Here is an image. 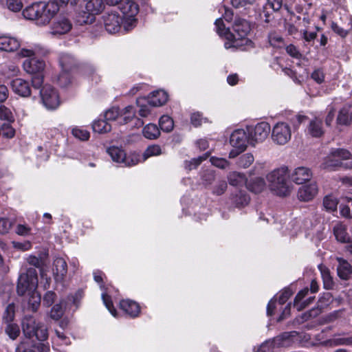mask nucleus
I'll return each instance as SVG.
<instances>
[{"mask_svg": "<svg viewBox=\"0 0 352 352\" xmlns=\"http://www.w3.org/2000/svg\"><path fill=\"white\" fill-rule=\"evenodd\" d=\"M22 330L25 336L23 339L32 340L36 337L38 340L44 341L48 338L46 327L31 316H26L23 319Z\"/></svg>", "mask_w": 352, "mask_h": 352, "instance_id": "20e7f679", "label": "nucleus"}, {"mask_svg": "<svg viewBox=\"0 0 352 352\" xmlns=\"http://www.w3.org/2000/svg\"><path fill=\"white\" fill-rule=\"evenodd\" d=\"M311 340V336L305 332H298V336H295V342L305 344L309 343Z\"/></svg>", "mask_w": 352, "mask_h": 352, "instance_id": "69168bd1", "label": "nucleus"}, {"mask_svg": "<svg viewBox=\"0 0 352 352\" xmlns=\"http://www.w3.org/2000/svg\"><path fill=\"white\" fill-rule=\"evenodd\" d=\"M307 132L312 137H321L324 133L322 120L318 117L312 119L307 126Z\"/></svg>", "mask_w": 352, "mask_h": 352, "instance_id": "cd10ccee", "label": "nucleus"}, {"mask_svg": "<svg viewBox=\"0 0 352 352\" xmlns=\"http://www.w3.org/2000/svg\"><path fill=\"white\" fill-rule=\"evenodd\" d=\"M230 144L241 153L243 151L248 144H250V139L248 131L244 129H236L232 132L230 138Z\"/></svg>", "mask_w": 352, "mask_h": 352, "instance_id": "2eb2a0df", "label": "nucleus"}, {"mask_svg": "<svg viewBox=\"0 0 352 352\" xmlns=\"http://www.w3.org/2000/svg\"><path fill=\"white\" fill-rule=\"evenodd\" d=\"M214 25L217 32L220 36H225L228 40L225 42L224 46L226 49L239 48L248 43L251 41L247 38L251 28L250 23L245 19L236 17L232 25L234 33H231L228 28H226L223 20L219 18L215 21Z\"/></svg>", "mask_w": 352, "mask_h": 352, "instance_id": "f257e3e1", "label": "nucleus"}, {"mask_svg": "<svg viewBox=\"0 0 352 352\" xmlns=\"http://www.w3.org/2000/svg\"><path fill=\"white\" fill-rule=\"evenodd\" d=\"M292 137L290 126L285 122L276 123L272 131V139L277 144L284 145L287 143Z\"/></svg>", "mask_w": 352, "mask_h": 352, "instance_id": "f8f14e48", "label": "nucleus"}, {"mask_svg": "<svg viewBox=\"0 0 352 352\" xmlns=\"http://www.w3.org/2000/svg\"><path fill=\"white\" fill-rule=\"evenodd\" d=\"M64 309L63 306V302L56 304L52 308L50 312V316L54 320H58L63 315Z\"/></svg>", "mask_w": 352, "mask_h": 352, "instance_id": "603ef678", "label": "nucleus"}, {"mask_svg": "<svg viewBox=\"0 0 352 352\" xmlns=\"http://www.w3.org/2000/svg\"><path fill=\"white\" fill-rule=\"evenodd\" d=\"M227 186L226 181H219L214 187L212 192L214 195H221L226 190Z\"/></svg>", "mask_w": 352, "mask_h": 352, "instance_id": "338daca9", "label": "nucleus"}, {"mask_svg": "<svg viewBox=\"0 0 352 352\" xmlns=\"http://www.w3.org/2000/svg\"><path fill=\"white\" fill-rule=\"evenodd\" d=\"M59 63L61 69L70 72L76 66V63L73 56L69 54L63 53L60 55Z\"/></svg>", "mask_w": 352, "mask_h": 352, "instance_id": "473e14b6", "label": "nucleus"}, {"mask_svg": "<svg viewBox=\"0 0 352 352\" xmlns=\"http://www.w3.org/2000/svg\"><path fill=\"white\" fill-rule=\"evenodd\" d=\"M20 41L18 38L8 36H0V50L11 52L18 50L20 47Z\"/></svg>", "mask_w": 352, "mask_h": 352, "instance_id": "5701e85b", "label": "nucleus"}, {"mask_svg": "<svg viewBox=\"0 0 352 352\" xmlns=\"http://www.w3.org/2000/svg\"><path fill=\"white\" fill-rule=\"evenodd\" d=\"M41 6L43 7V10L41 16L38 20V26H45L57 14L60 8L56 1H51L47 3L41 2Z\"/></svg>", "mask_w": 352, "mask_h": 352, "instance_id": "4468645a", "label": "nucleus"}, {"mask_svg": "<svg viewBox=\"0 0 352 352\" xmlns=\"http://www.w3.org/2000/svg\"><path fill=\"white\" fill-rule=\"evenodd\" d=\"M102 298L107 309L109 311L112 316L116 317L117 312L116 309L113 307V303L111 300V297L106 294H102Z\"/></svg>", "mask_w": 352, "mask_h": 352, "instance_id": "6e6d98bb", "label": "nucleus"}, {"mask_svg": "<svg viewBox=\"0 0 352 352\" xmlns=\"http://www.w3.org/2000/svg\"><path fill=\"white\" fill-rule=\"evenodd\" d=\"M332 30L342 38H345L349 33H352V18H349L347 28H343L339 26L336 23H331Z\"/></svg>", "mask_w": 352, "mask_h": 352, "instance_id": "58836bf2", "label": "nucleus"}, {"mask_svg": "<svg viewBox=\"0 0 352 352\" xmlns=\"http://www.w3.org/2000/svg\"><path fill=\"white\" fill-rule=\"evenodd\" d=\"M159 125L163 131L168 133L173 129L174 122L170 116L164 115L160 118Z\"/></svg>", "mask_w": 352, "mask_h": 352, "instance_id": "a19ab883", "label": "nucleus"}, {"mask_svg": "<svg viewBox=\"0 0 352 352\" xmlns=\"http://www.w3.org/2000/svg\"><path fill=\"white\" fill-rule=\"evenodd\" d=\"M312 176L311 170L305 166H298L290 174L292 180L296 184H302L309 182Z\"/></svg>", "mask_w": 352, "mask_h": 352, "instance_id": "a211bd4d", "label": "nucleus"}, {"mask_svg": "<svg viewBox=\"0 0 352 352\" xmlns=\"http://www.w3.org/2000/svg\"><path fill=\"white\" fill-rule=\"evenodd\" d=\"M210 161L212 165L222 169L227 168L229 165V162L224 158L211 157Z\"/></svg>", "mask_w": 352, "mask_h": 352, "instance_id": "13d9d810", "label": "nucleus"}, {"mask_svg": "<svg viewBox=\"0 0 352 352\" xmlns=\"http://www.w3.org/2000/svg\"><path fill=\"white\" fill-rule=\"evenodd\" d=\"M277 346L275 344L274 338L269 339L263 342L259 346L254 349L255 352H272Z\"/></svg>", "mask_w": 352, "mask_h": 352, "instance_id": "c03bdc74", "label": "nucleus"}, {"mask_svg": "<svg viewBox=\"0 0 352 352\" xmlns=\"http://www.w3.org/2000/svg\"><path fill=\"white\" fill-rule=\"evenodd\" d=\"M338 265L337 267L338 275L343 280H348L352 277V267L344 259L337 258Z\"/></svg>", "mask_w": 352, "mask_h": 352, "instance_id": "c756f323", "label": "nucleus"}, {"mask_svg": "<svg viewBox=\"0 0 352 352\" xmlns=\"http://www.w3.org/2000/svg\"><path fill=\"white\" fill-rule=\"evenodd\" d=\"M228 180L230 185L239 186L244 184H246L247 179L243 173L236 171L230 172L228 175Z\"/></svg>", "mask_w": 352, "mask_h": 352, "instance_id": "e433bc0d", "label": "nucleus"}, {"mask_svg": "<svg viewBox=\"0 0 352 352\" xmlns=\"http://www.w3.org/2000/svg\"><path fill=\"white\" fill-rule=\"evenodd\" d=\"M57 82L61 87H67L71 82L69 72L63 71L57 76Z\"/></svg>", "mask_w": 352, "mask_h": 352, "instance_id": "8fccbe9b", "label": "nucleus"}, {"mask_svg": "<svg viewBox=\"0 0 352 352\" xmlns=\"http://www.w3.org/2000/svg\"><path fill=\"white\" fill-rule=\"evenodd\" d=\"M247 130L250 144L254 146L256 143L262 142L267 138L271 128L267 122H261L254 126L248 127Z\"/></svg>", "mask_w": 352, "mask_h": 352, "instance_id": "9d476101", "label": "nucleus"}, {"mask_svg": "<svg viewBox=\"0 0 352 352\" xmlns=\"http://www.w3.org/2000/svg\"><path fill=\"white\" fill-rule=\"evenodd\" d=\"M142 133L146 139L155 140L160 137V131L156 124L150 123L144 127Z\"/></svg>", "mask_w": 352, "mask_h": 352, "instance_id": "4c0bfd02", "label": "nucleus"}, {"mask_svg": "<svg viewBox=\"0 0 352 352\" xmlns=\"http://www.w3.org/2000/svg\"><path fill=\"white\" fill-rule=\"evenodd\" d=\"M161 153L162 150L159 145L154 144L149 146L144 152L142 157H140V162H144L150 157L159 155Z\"/></svg>", "mask_w": 352, "mask_h": 352, "instance_id": "37998d69", "label": "nucleus"}, {"mask_svg": "<svg viewBox=\"0 0 352 352\" xmlns=\"http://www.w3.org/2000/svg\"><path fill=\"white\" fill-rule=\"evenodd\" d=\"M42 8L41 2L34 3L23 10V16L28 20L34 21L38 25V20L41 16L43 10Z\"/></svg>", "mask_w": 352, "mask_h": 352, "instance_id": "aec40b11", "label": "nucleus"}, {"mask_svg": "<svg viewBox=\"0 0 352 352\" xmlns=\"http://www.w3.org/2000/svg\"><path fill=\"white\" fill-rule=\"evenodd\" d=\"M135 110L133 107L131 105L126 107L123 109L122 115L124 116L123 119L124 122L126 123L131 119H132L135 116Z\"/></svg>", "mask_w": 352, "mask_h": 352, "instance_id": "774afa93", "label": "nucleus"}, {"mask_svg": "<svg viewBox=\"0 0 352 352\" xmlns=\"http://www.w3.org/2000/svg\"><path fill=\"white\" fill-rule=\"evenodd\" d=\"M168 100V94L163 90H157L151 93L148 103L153 107H159L164 104Z\"/></svg>", "mask_w": 352, "mask_h": 352, "instance_id": "7c9ffc66", "label": "nucleus"}, {"mask_svg": "<svg viewBox=\"0 0 352 352\" xmlns=\"http://www.w3.org/2000/svg\"><path fill=\"white\" fill-rule=\"evenodd\" d=\"M267 180L270 190L279 197H286L292 190V185L288 181L287 168H276L267 175Z\"/></svg>", "mask_w": 352, "mask_h": 352, "instance_id": "7ed1b4c3", "label": "nucleus"}, {"mask_svg": "<svg viewBox=\"0 0 352 352\" xmlns=\"http://www.w3.org/2000/svg\"><path fill=\"white\" fill-rule=\"evenodd\" d=\"M107 153L113 162L122 164L124 166H135L140 162V155L138 153L126 154L123 149L117 146L109 148Z\"/></svg>", "mask_w": 352, "mask_h": 352, "instance_id": "6e6552de", "label": "nucleus"}, {"mask_svg": "<svg viewBox=\"0 0 352 352\" xmlns=\"http://www.w3.org/2000/svg\"><path fill=\"white\" fill-rule=\"evenodd\" d=\"M298 336V331H292L289 332H283L280 335L274 337L275 344L277 348L288 347L292 346L295 342V336Z\"/></svg>", "mask_w": 352, "mask_h": 352, "instance_id": "4be33fe9", "label": "nucleus"}, {"mask_svg": "<svg viewBox=\"0 0 352 352\" xmlns=\"http://www.w3.org/2000/svg\"><path fill=\"white\" fill-rule=\"evenodd\" d=\"M38 276L34 268H29L25 273L21 274L18 279L16 287L19 296H25L29 308L36 311L41 303V295L37 292Z\"/></svg>", "mask_w": 352, "mask_h": 352, "instance_id": "f03ea898", "label": "nucleus"}, {"mask_svg": "<svg viewBox=\"0 0 352 352\" xmlns=\"http://www.w3.org/2000/svg\"><path fill=\"white\" fill-rule=\"evenodd\" d=\"M246 187L249 190L254 193H260L265 188V182L262 177H256L248 182L247 181Z\"/></svg>", "mask_w": 352, "mask_h": 352, "instance_id": "72a5a7b5", "label": "nucleus"}, {"mask_svg": "<svg viewBox=\"0 0 352 352\" xmlns=\"http://www.w3.org/2000/svg\"><path fill=\"white\" fill-rule=\"evenodd\" d=\"M72 134L76 138L80 140H87L89 138V132L82 128H74L72 129Z\"/></svg>", "mask_w": 352, "mask_h": 352, "instance_id": "3c124183", "label": "nucleus"}, {"mask_svg": "<svg viewBox=\"0 0 352 352\" xmlns=\"http://www.w3.org/2000/svg\"><path fill=\"white\" fill-rule=\"evenodd\" d=\"M254 157L252 153H247L239 157L238 159V166L243 168L249 167L254 162Z\"/></svg>", "mask_w": 352, "mask_h": 352, "instance_id": "49530a36", "label": "nucleus"}, {"mask_svg": "<svg viewBox=\"0 0 352 352\" xmlns=\"http://www.w3.org/2000/svg\"><path fill=\"white\" fill-rule=\"evenodd\" d=\"M14 318V305L9 304L4 312L3 320L7 323H11Z\"/></svg>", "mask_w": 352, "mask_h": 352, "instance_id": "5fc2aeb1", "label": "nucleus"}, {"mask_svg": "<svg viewBox=\"0 0 352 352\" xmlns=\"http://www.w3.org/2000/svg\"><path fill=\"white\" fill-rule=\"evenodd\" d=\"M120 115L118 108L113 107L107 110L104 115H101L109 122L115 120Z\"/></svg>", "mask_w": 352, "mask_h": 352, "instance_id": "4d7b16f0", "label": "nucleus"}, {"mask_svg": "<svg viewBox=\"0 0 352 352\" xmlns=\"http://www.w3.org/2000/svg\"><path fill=\"white\" fill-rule=\"evenodd\" d=\"M309 289L307 287L300 290L295 297L294 301V306L297 309L298 311H301L305 309L309 304L312 303L314 297H309L307 300L302 301V300L307 295Z\"/></svg>", "mask_w": 352, "mask_h": 352, "instance_id": "bb28decb", "label": "nucleus"}, {"mask_svg": "<svg viewBox=\"0 0 352 352\" xmlns=\"http://www.w3.org/2000/svg\"><path fill=\"white\" fill-rule=\"evenodd\" d=\"M333 233L338 241L346 243L348 245L350 242L349 236L346 232V228L342 223H338L333 228Z\"/></svg>", "mask_w": 352, "mask_h": 352, "instance_id": "f704fd0d", "label": "nucleus"}, {"mask_svg": "<svg viewBox=\"0 0 352 352\" xmlns=\"http://www.w3.org/2000/svg\"><path fill=\"white\" fill-rule=\"evenodd\" d=\"M338 204V199L331 195H327L323 199V206L329 211L336 210Z\"/></svg>", "mask_w": 352, "mask_h": 352, "instance_id": "a18cd8bd", "label": "nucleus"}, {"mask_svg": "<svg viewBox=\"0 0 352 352\" xmlns=\"http://www.w3.org/2000/svg\"><path fill=\"white\" fill-rule=\"evenodd\" d=\"M351 156L349 151L343 148H336L332 150L330 154L327 156L322 166L324 169L334 170L338 166H344L347 168H352V158L349 162H344L343 161L350 160Z\"/></svg>", "mask_w": 352, "mask_h": 352, "instance_id": "39448f33", "label": "nucleus"}, {"mask_svg": "<svg viewBox=\"0 0 352 352\" xmlns=\"http://www.w3.org/2000/svg\"><path fill=\"white\" fill-rule=\"evenodd\" d=\"M336 122L339 125L348 126L352 123V107L344 105L338 112Z\"/></svg>", "mask_w": 352, "mask_h": 352, "instance_id": "393cba45", "label": "nucleus"}, {"mask_svg": "<svg viewBox=\"0 0 352 352\" xmlns=\"http://www.w3.org/2000/svg\"><path fill=\"white\" fill-rule=\"evenodd\" d=\"M72 28L70 20L63 16L58 17L51 25L50 33L53 35H62L69 32Z\"/></svg>", "mask_w": 352, "mask_h": 352, "instance_id": "dca6fc26", "label": "nucleus"}, {"mask_svg": "<svg viewBox=\"0 0 352 352\" xmlns=\"http://www.w3.org/2000/svg\"><path fill=\"white\" fill-rule=\"evenodd\" d=\"M206 156L204 155L197 158H193L190 161L186 162V167L189 170L196 168L204 160L206 159Z\"/></svg>", "mask_w": 352, "mask_h": 352, "instance_id": "680f3d73", "label": "nucleus"}, {"mask_svg": "<svg viewBox=\"0 0 352 352\" xmlns=\"http://www.w3.org/2000/svg\"><path fill=\"white\" fill-rule=\"evenodd\" d=\"M49 344L35 342L30 339H23L17 345L15 352H49Z\"/></svg>", "mask_w": 352, "mask_h": 352, "instance_id": "ddd939ff", "label": "nucleus"}, {"mask_svg": "<svg viewBox=\"0 0 352 352\" xmlns=\"http://www.w3.org/2000/svg\"><path fill=\"white\" fill-rule=\"evenodd\" d=\"M7 6L13 12H19L23 8L21 0H7Z\"/></svg>", "mask_w": 352, "mask_h": 352, "instance_id": "bf43d9fd", "label": "nucleus"}, {"mask_svg": "<svg viewBox=\"0 0 352 352\" xmlns=\"http://www.w3.org/2000/svg\"><path fill=\"white\" fill-rule=\"evenodd\" d=\"M40 95L43 105L47 109H55L59 106V95L51 85H44L40 91Z\"/></svg>", "mask_w": 352, "mask_h": 352, "instance_id": "9b49d317", "label": "nucleus"}, {"mask_svg": "<svg viewBox=\"0 0 352 352\" xmlns=\"http://www.w3.org/2000/svg\"><path fill=\"white\" fill-rule=\"evenodd\" d=\"M32 85L34 89H39L43 83V72L32 74Z\"/></svg>", "mask_w": 352, "mask_h": 352, "instance_id": "052dcab7", "label": "nucleus"}, {"mask_svg": "<svg viewBox=\"0 0 352 352\" xmlns=\"http://www.w3.org/2000/svg\"><path fill=\"white\" fill-rule=\"evenodd\" d=\"M10 87L13 92L21 97H28L31 94L29 82L22 78H14L10 82Z\"/></svg>", "mask_w": 352, "mask_h": 352, "instance_id": "6ab92c4d", "label": "nucleus"}, {"mask_svg": "<svg viewBox=\"0 0 352 352\" xmlns=\"http://www.w3.org/2000/svg\"><path fill=\"white\" fill-rule=\"evenodd\" d=\"M120 307L121 309L131 317L138 316L140 311L139 305L136 302L129 299L121 300Z\"/></svg>", "mask_w": 352, "mask_h": 352, "instance_id": "c85d7f7f", "label": "nucleus"}, {"mask_svg": "<svg viewBox=\"0 0 352 352\" xmlns=\"http://www.w3.org/2000/svg\"><path fill=\"white\" fill-rule=\"evenodd\" d=\"M268 41L271 46L280 48L285 45V41L281 35L276 32H271L268 35Z\"/></svg>", "mask_w": 352, "mask_h": 352, "instance_id": "ea45409f", "label": "nucleus"}, {"mask_svg": "<svg viewBox=\"0 0 352 352\" xmlns=\"http://www.w3.org/2000/svg\"><path fill=\"white\" fill-rule=\"evenodd\" d=\"M232 201L239 207L244 206L248 204L250 197L245 192L239 191L232 197Z\"/></svg>", "mask_w": 352, "mask_h": 352, "instance_id": "79ce46f5", "label": "nucleus"}, {"mask_svg": "<svg viewBox=\"0 0 352 352\" xmlns=\"http://www.w3.org/2000/svg\"><path fill=\"white\" fill-rule=\"evenodd\" d=\"M0 119L9 122L13 120V116L12 112L5 106H0Z\"/></svg>", "mask_w": 352, "mask_h": 352, "instance_id": "0e129e2a", "label": "nucleus"}, {"mask_svg": "<svg viewBox=\"0 0 352 352\" xmlns=\"http://www.w3.org/2000/svg\"><path fill=\"white\" fill-rule=\"evenodd\" d=\"M85 11L79 12L76 16L80 25L91 23L95 20V15L100 14L104 8V0H82Z\"/></svg>", "mask_w": 352, "mask_h": 352, "instance_id": "0eeeda50", "label": "nucleus"}, {"mask_svg": "<svg viewBox=\"0 0 352 352\" xmlns=\"http://www.w3.org/2000/svg\"><path fill=\"white\" fill-rule=\"evenodd\" d=\"M6 333L9 338L13 340H16L20 335L19 327L14 323H8L6 327Z\"/></svg>", "mask_w": 352, "mask_h": 352, "instance_id": "de8ad7c7", "label": "nucleus"}, {"mask_svg": "<svg viewBox=\"0 0 352 352\" xmlns=\"http://www.w3.org/2000/svg\"><path fill=\"white\" fill-rule=\"evenodd\" d=\"M92 129L96 133H106L111 130V125L108 120L100 116L98 119L93 122Z\"/></svg>", "mask_w": 352, "mask_h": 352, "instance_id": "2f4dec72", "label": "nucleus"}, {"mask_svg": "<svg viewBox=\"0 0 352 352\" xmlns=\"http://www.w3.org/2000/svg\"><path fill=\"white\" fill-rule=\"evenodd\" d=\"M309 289L307 287L300 290L295 297L294 301V306L297 309L298 311H301L305 309L309 304L312 303L314 297H309L307 300L302 301V300L307 295Z\"/></svg>", "mask_w": 352, "mask_h": 352, "instance_id": "a878e982", "label": "nucleus"}, {"mask_svg": "<svg viewBox=\"0 0 352 352\" xmlns=\"http://www.w3.org/2000/svg\"><path fill=\"white\" fill-rule=\"evenodd\" d=\"M142 101V99H137V104L140 107L138 113L141 117L146 118L151 115V109L150 108L151 105L148 102V104H141Z\"/></svg>", "mask_w": 352, "mask_h": 352, "instance_id": "09e8293b", "label": "nucleus"}, {"mask_svg": "<svg viewBox=\"0 0 352 352\" xmlns=\"http://www.w3.org/2000/svg\"><path fill=\"white\" fill-rule=\"evenodd\" d=\"M318 269L320 272L323 280L324 287L327 289H333L334 286V282L333 280L332 276H331L329 268L322 264H320L318 265Z\"/></svg>", "mask_w": 352, "mask_h": 352, "instance_id": "c9c22d12", "label": "nucleus"}, {"mask_svg": "<svg viewBox=\"0 0 352 352\" xmlns=\"http://www.w3.org/2000/svg\"><path fill=\"white\" fill-rule=\"evenodd\" d=\"M0 132L2 134V136L6 138H12L15 134V130L8 123H4L2 124Z\"/></svg>", "mask_w": 352, "mask_h": 352, "instance_id": "864d4df0", "label": "nucleus"}, {"mask_svg": "<svg viewBox=\"0 0 352 352\" xmlns=\"http://www.w3.org/2000/svg\"><path fill=\"white\" fill-rule=\"evenodd\" d=\"M45 63L36 58H28L23 64V69L30 74H35L43 72L45 68Z\"/></svg>", "mask_w": 352, "mask_h": 352, "instance_id": "b1692460", "label": "nucleus"}, {"mask_svg": "<svg viewBox=\"0 0 352 352\" xmlns=\"http://www.w3.org/2000/svg\"><path fill=\"white\" fill-rule=\"evenodd\" d=\"M102 19L104 28L109 34L126 33L123 30V18L118 12L111 11L105 13Z\"/></svg>", "mask_w": 352, "mask_h": 352, "instance_id": "1a4fd4ad", "label": "nucleus"}, {"mask_svg": "<svg viewBox=\"0 0 352 352\" xmlns=\"http://www.w3.org/2000/svg\"><path fill=\"white\" fill-rule=\"evenodd\" d=\"M53 273L56 282H63L67 273V264L63 258H56L53 263Z\"/></svg>", "mask_w": 352, "mask_h": 352, "instance_id": "412c9836", "label": "nucleus"}, {"mask_svg": "<svg viewBox=\"0 0 352 352\" xmlns=\"http://www.w3.org/2000/svg\"><path fill=\"white\" fill-rule=\"evenodd\" d=\"M318 192V187L316 182L302 186L299 188L297 193L298 199L302 201H309L312 200Z\"/></svg>", "mask_w": 352, "mask_h": 352, "instance_id": "f3484780", "label": "nucleus"}, {"mask_svg": "<svg viewBox=\"0 0 352 352\" xmlns=\"http://www.w3.org/2000/svg\"><path fill=\"white\" fill-rule=\"evenodd\" d=\"M119 9L123 14V30L128 32L136 26L135 16L139 12V3L133 0H126L119 4Z\"/></svg>", "mask_w": 352, "mask_h": 352, "instance_id": "423d86ee", "label": "nucleus"}, {"mask_svg": "<svg viewBox=\"0 0 352 352\" xmlns=\"http://www.w3.org/2000/svg\"><path fill=\"white\" fill-rule=\"evenodd\" d=\"M342 334L336 335V340L337 346L346 345V346H352V336L351 337H340Z\"/></svg>", "mask_w": 352, "mask_h": 352, "instance_id": "e2e57ef3", "label": "nucleus"}]
</instances>
